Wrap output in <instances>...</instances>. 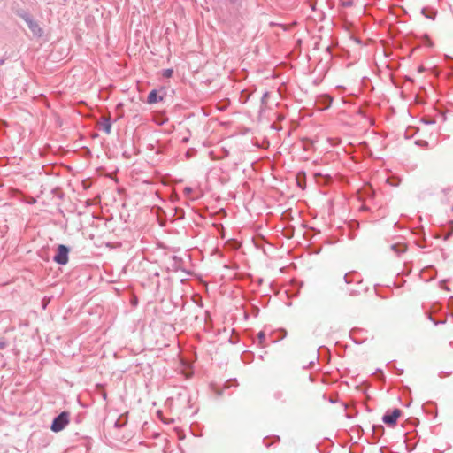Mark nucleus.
<instances>
[{
    "mask_svg": "<svg viewBox=\"0 0 453 453\" xmlns=\"http://www.w3.org/2000/svg\"><path fill=\"white\" fill-rule=\"evenodd\" d=\"M425 123H426V124H429V125H430V124H434V120H431V121H426Z\"/></svg>",
    "mask_w": 453,
    "mask_h": 453,
    "instance_id": "obj_16",
    "label": "nucleus"
},
{
    "mask_svg": "<svg viewBox=\"0 0 453 453\" xmlns=\"http://www.w3.org/2000/svg\"><path fill=\"white\" fill-rule=\"evenodd\" d=\"M391 250L400 256L406 251V246L404 244H393Z\"/></svg>",
    "mask_w": 453,
    "mask_h": 453,
    "instance_id": "obj_7",
    "label": "nucleus"
},
{
    "mask_svg": "<svg viewBox=\"0 0 453 453\" xmlns=\"http://www.w3.org/2000/svg\"><path fill=\"white\" fill-rule=\"evenodd\" d=\"M289 283H290V284H293V283H295V282H294V280H291L289 281Z\"/></svg>",
    "mask_w": 453,
    "mask_h": 453,
    "instance_id": "obj_22",
    "label": "nucleus"
},
{
    "mask_svg": "<svg viewBox=\"0 0 453 453\" xmlns=\"http://www.w3.org/2000/svg\"><path fill=\"white\" fill-rule=\"evenodd\" d=\"M425 144L427 145V142H422V145H425Z\"/></svg>",
    "mask_w": 453,
    "mask_h": 453,
    "instance_id": "obj_20",
    "label": "nucleus"
},
{
    "mask_svg": "<svg viewBox=\"0 0 453 453\" xmlns=\"http://www.w3.org/2000/svg\"><path fill=\"white\" fill-rule=\"evenodd\" d=\"M192 191H193V188H190V187H186V188H184V193H185L186 195H189V194H191V193H192Z\"/></svg>",
    "mask_w": 453,
    "mask_h": 453,
    "instance_id": "obj_13",
    "label": "nucleus"
},
{
    "mask_svg": "<svg viewBox=\"0 0 453 453\" xmlns=\"http://www.w3.org/2000/svg\"><path fill=\"white\" fill-rule=\"evenodd\" d=\"M70 248L65 244H59L57 248L53 261L58 265H65L69 260Z\"/></svg>",
    "mask_w": 453,
    "mask_h": 453,
    "instance_id": "obj_1",
    "label": "nucleus"
},
{
    "mask_svg": "<svg viewBox=\"0 0 453 453\" xmlns=\"http://www.w3.org/2000/svg\"><path fill=\"white\" fill-rule=\"evenodd\" d=\"M422 14L427 18V19H435V16H436V12H433L431 14H426V9L423 8L422 11H421Z\"/></svg>",
    "mask_w": 453,
    "mask_h": 453,
    "instance_id": "obj_9",
    "label": "nucleus"
},
{
    "mask_svg": "<svg viewBox=\"0 0 453 453\" xmlns=\"http://www.w3.org/2000/svg\"><path fill=\"white\" fill-rule=\"evenodd\" d=\"M173 73V69H165L163 71V76L165 78H170V77H172Z\"/></svg>",
    "mask_w": 453,
    "mask_h": 453,
    "instance_id": "obj_10",
    "label": "nucleus"
},
{
    "mask_svg": "<svg viewBox=\"0 0 453 453\" xmlns=\"http://www.w3.org/2000/svg\"><path fill=\"white\" fill-rule=\"evenodd\" d=\"M353 273H345L344 276H343V280H344V283L346 284H349V283H351L352 281L356 280L357 283H362L363 280L362 279H352V280H349L348 277L349 274H352Z\"/></svg>",
    "mask_w": 453,
    "mask_h": 453,
    "instance_id": "obj_8",
    "label": "nucleus"
},
{
    "mask_svg": "<svg viewBox=\"0 0 453 453\" xmlns=\"http://www.w3.org/2000/svg\"><path fill=\"white\" fill-rule=\"evenodd\" d=\"M425 144L427 145V142H422V145H425Z\"/></svg>",
    "mask_w": 453,
    "mask_h": 453,
    "instance_id": "obj_21",
    "label": "nucleus"
},
{
    "mask_svg": "<svg viewBox=\"0 0 453 453\" xmlns=\"http://www.w3.org/2000/svg\"><path fill=\"white\" fill-rule=\"evenodd\" d=\"M108 283L113 284V283H115V281L114 280H111Z\"/></svg>",
    "mask_w": 453,
    "mask_h": 453,
    "instance_id": "obj_19",
    "label": "nucleus"
},
{
    "mask_svg": "<svg viewBox=\"0 0 453 453\" xmlns=\"http://www.w3.org/2000/svg\"><path fill=\"white\" fill-rule=\"evenodd\" d=\"M232 2H235L236 0H231Z\"/></svg>",
    "mask_w": 453,
    "mask_h": 453,
    "instance_id": "obj_23",
    "label": "nucleus"
},
{
    "mask_svg": "<svg viewBox=\"0 0 453 453\" xmlns=\"http://www.w3.org/2000/svg\"><path fill=\"white\" fill-rule=\"evenodd\" d=\"M267 96H268V92H265V93L263 94L262 98H261V103H262L263 104H266V98H267Z\"/></svg>",
    "mask_w": 453,
    "mask_h": 453,
    "instance_id": "obj_11",
    "label": "nucleus"
},
{
    "mask_svg": "<svg viewBox=\"0 0 453 453\" xmlns=\"http://www.w3.org/2000/svg\"><path fill=\"white\" fill-rule=\"evenodd\" d=\"M21 17L25 20V22L27 23V27H29L34 35L41 36L42 35V28L28 13H24L21 15Z\"/></svg>",
    "mask_w": 453,
    "mask_h": 453,
    "instance_id": "obj_3",
    "label": "nucleus"
},
{
    "mask_svg": "<svg viewBox=\"0 0 453 453\" xmlns=\"http://www.w3.org/2000/svg\"><path fill=\"white\" fill-rule=\"evenodd\" d=\"M4 63V59H0V65H2Z\"/></svg>",
    "mask_w": 453,
    "mask_h": 453,
    "instance_id": "obj_18",
    "label": "nucleus"
},
{
    "mask_svg": "<svg viewBox=\"0 0 453 453\" xmlns=\"http://www.w3.org/2000/svg\"><path fill=\"white\" fill-rule=\"evenodd\" d=\"M439 283H441V284L447 283V280H440Z\"/></svg>",
    "mask_w": 453,
    "mask_h": 453,
    "instance_id": "obj_17",
    "label": "nucleus"
},
{
    "mask_svg": "<svg viewBox=\"0 0 453 453\" xmlns=\"http://www.w3.org/2000/svg\"><path fill=\"white\" fill-rule=\"evenodd\" d=\"M5 346H6V342L3 338H0V349H4Z\"/></svg>",
    "mask_w": 453,
    "mask_h": 453,
    "instance_id": "obj_12",
    "label": "nucleus"
},
{
    "mask_svg": "<svg viewBox=\"0 0 453 453\" xmlns=\"http://www.w3.org/2000/svg\"><path fill=\"white\" fill-rule=\"evenodd\" d=\"M102 130L107 134H110L111 132V122L110 118H104L103 122L101 124Z\"/></svg>",
    "mask_w": 453,
    "mask_h": 453,
    "instance_id": "obj_6",
    "label": "nucleus"
},
{
    "mask_svg": "<svg viewBox=\"0 0 453 453\" xmlns=\"http://www.w3.org/2000/svg\"><path fill=\"white\" fill-rule=\"evenodd\" d=\"M401 415V411L398 409H395L391 413L385 414L382 417V421L385 424L395 426L396 424V421L398 418Z\"/></svg>",
    "mask_w": 453,
    "mask_h": 453,
    "instance_id": "obj_4",
    "label": "nucleus"
},
{
    "mask_svg": "<svg viewBox=\"0 0 453 453\" xmlns=\"http://www.w3.org/2000/svg\"><path fill=\"white\" fill-rule=\"evenodd\" d=\"M342 5L346 6V7L351 6L352 5V1L351 0L343 1L342 2Z\"/></svg>",
    "mask_w": 453,
    "mask_h": 453,
    "instance_id": "obj_14",
    "label": "nucleus"
},
{
    "mask_svg": "<svg viewBox=\"0 0 453 453\" xmlns=\"http://www.w3.org/2000/svg\"><path fill=\"white\" fill-rule=\"evenodd\" d=\"M162 100L163 97L158 96L157 91L156 89L151 90L147 97V103L150 104H156Z\"/></svg>",
    "mask_w": 453,
    "mask_h": 453,
    "instance_id": "obj_5",
    "label": "nucleus"
},
{
    "mask_svg": "<svg viewBox=\"0 0 453 453\" xmlns=\"http://www.w3.org/2000/svg\"><path fill=\"white\" fill-rule=\"evenodd\" d=\"M258 337H259L261 340H262V339H264V338H265V334H264L263 332H260V333L258 334Z\"/></svg>",
    "mask_w": 453,
    "mask_h": 453,
    "instance_id": "obj_15",
    "label": "nucleus"
},
{
    "mask_svg": "<svg viewBox=\"0 0 453 453\" xmlns=\"http://www.w3.org/2000/svg\"><path fill=\"white\" fill-rule=\"evenodd\" d=\"M68 423V414L66 412H62L54 418L50 428L53 432H60L66 426Z\"/></svg>",
    "mask_w": 453,
    "mask_h": 453,
    "instance_id": "obj_2",
    "label": "nucleus"
}]
</instances>
